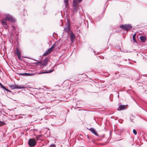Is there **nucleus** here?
I'll return each instance as SVG.
<instances>
[{"label": "nucleus", "instance_id": "1", "mask_svg": "<svg viewBox=\"0 0 147 147\" xmlns=\"http://www.w3.org/2000/svg\"><path fill=\"white\" fill-rule=\"evenodd\" d=\"M16 19L14 17L9 14H7L5 15V17L1 21L2 25L3 26L5 29L8 27L7 21L11 23H14L16 22Z\"/></svg>", "mask_w": 147, "mask_h": 147}, {"label": "nucleus", "instance_id": "25", "mask_svg": "<svg viewBox=\"0 0 147 147\" xmlns=\"http://www.w3.org/2000/svg\"><path fill=\"white\" fill-rule=\"evenodd\" d=\"M0 86L2 87L3 85L0 82Z\"/></svg>", "mask_w": 147, "mask_h": 147}, {"label": "nucleus", "instance_id": "21", "mask_svg": "<svg viewBox=\"0 0 147 147\" xmlns=\"http://www.w3.org/2000/svg\"><path fill=\"white\" fill-rule=\"evenodd\" d=\"M68 0H65L64 2L65 3V4L66 6L67 5V3L68 2Z\"/></svg>", "mask_w": 147, "mask_h": 147}, {"label": "nucleus", "instance_id": "33", "mask_svg": "<svg viewBox=\"0 0 147 147\" xmlns=\"http://www.w3.org/2000/svg\"><path fill=\"white\" fill-rule=\"evenodd\" d=\"M12 110L13 111H14L13 109H12Z\"/></svg>", "mask_w": 147, "mask_h": 147}, {"label": "nucleus", "instance_id": "16", "mask_svg": "<svg viewBox=\"0 0 147 147\" xmlns=\"http://www.w3.org/2000/svg\"><path fill=\"white\" fill-rule=\"evenodd\" d=\"M53 71V69L52 70H50L48 71H45V72H42V73H41V74H45V73H51V72H52Z\"/></svg>", "mask_w": 147, "mask_h": 147}, {"label": "nucleus", "instance_id": "19", "mask_svg": "<svg viewBox=\"0 0 147 147\" xmlns=\"http://www.w3.org/2000/svg\"><path fill=\"white\" fill-rule=\"evenodd\" d=\"M133 132L134 133V134L135 135H137V132L136 131L135 129H134L133 130Z\"/></svg>", "mask_w": 147, "mask_h": 147}, {"label": "nucleus", "instance_id": "22", "mask_svg": "<svg viewBox=\"0 0 147 147\" xmlns=\"http://www.w3.org/2000/svg\"><path fill=\"white\" fill-rule=\"evenodd\" d=\"M41 135H37V136H36V138L37 139V140H38V138H39L40 137H41Z\"/></svg>", "mask_w": 147, "mask_h": 147}, {"label": "nucleus", "instance_id": "3", "mask_svg": "<svg viewBox=\"0 0 147 147\" xmlns=\"http://www.w3.org/2000/svg\"><path fill=\"white\" fill-rule=\"evenodd\" d=\"M36 142L34 139L30 138L28 141V145L30 147H34L36 144Z\"/></svg>", "mask_w": 147, "mask_h": 147}, {"label": "nucleus", "instance_id": "8", "mask_svg": "<svg viewBox=\"0 0 147 147\" xmlns=\"http://www.w3.org/2000/svg\"><path fill=\"white\" fill-rule=\"evenodd\" d=\"M48 62V59L46 58L45 59L43 62L41 63V65L42 67H44L47 65Z\"/></svg>", "mask_w": 147, "mask_h": 147}, {"label": "nucleus", "instance_id": "13", "mask_svg": "<svg viewBox=\"0 0 147 147\" xmlns=\"http://www.w3.org/2000/svg\"><path fill=\"white\" fill-rule=\"evenodd\" d=\"M51 52V51L49 49L47 50L43 54V56H45L49 54Z\"/></svg>", "mask_w": 147, "mask_h": 147}, {"label": "nucleus", "instance_id": "24", "mask_svg": "<svg viewBox=\"0 0 147 147\" xmlns=\"http://www.w3.org/2000/svg\"><path fill=\"white\" fill-rule=\"evenodd\" d=\"M5 90H6L7 91L9 92H11V91L9 90H8V89H5Z\"/></svg>", "mask_w": 147, "mask_h": 147}, {"label": "nucleus", "instance_id": "2", "mask_svg": "<svg viewBox=\"0 0 147 147\" xmlns=\"http://www.w3.org/2000/svg\"><path fill=\"white\" fill-rule=\"evenodd\" d=\"M120 27L123 30L128 31L131 30L132 28V26L131 24H123L120 26Z\"/></svg>", "mask_w": 147, "mask_h": 147}, {"label": "nucleus", "instance_id": "31", "mask_svg": "<svg viewBox=\"0 0 147 147\" xmlns=\"http://www.w3.org/2000/svg\"><path fill=\"white\" fill-rule=\"evenodd\" d=\"M94 53H95V51H94Z\"/></svg>", "mask_w": 147, "mask_h": 147}, {"label": "nucleus", "instance_id": "32", "mask_svg": "<svg viewBox=\"0 0 147 147\" xmlns=\"http://www.w3.org/2000/svg\"><path fill=\"white\" fill-rule=\"evenodd\" d=\"M80 1H81L82 0H79Z\"/></svg>", "mask_w": 147, "mask_h": 147}, {"label": "nucleus", "instance_id": "12", "mask_svg": "<svg viewBox=\"0 0 147 147\" xmlns=\"http://www.w3.org/2000/svg\"><path fill=\"white\" fill-rule=\"evenodd\" d=\"M20 74L22 76L24 75L26 76H31L34 75V74H29L28 73H21Z\"/></svg>", "mask_w": 147, "mask_h": 147}, {"label": "nucleus", "instance_id": "23", "mask_svg": "<svg viewBox=\"0 0 147 147\" xmlns=\"http://www.w3.org/2000/svg\"><path fill=\"white\" fill-rule=\"evenodd\" d=\"M1 88H3L5 90V89H7V88L5 87V86H3Z\"/></svg>", "mask_w": 147, "mask_h": 147}, {"label": "nucleus", "instance_id": "7", "mask_svg": "<svg viewBox=\"0 0 147 147\" xmlns=\"http://www.w3.org/2000/svg\"><path fill=\"white\" fill-rule=\"evenodd\" d=\"M70 37L71 42H73L74 41V39L75 38V36L72 31H71V34L70 35Z\"/></svg>", "mask_w": 147, "mask_h": 147}, {"label": "nucleus", "instance_id": "10", "mask_svg": "<svg viewBox=\"0 0 147 147\" xmlns=\"http://www.w3.org/2000/svg\"><path fill=\"white\" fill-rule=\"evenodd\" d=\"M89 130L91 132L95 135L96 136H98V134L96 132V131L95 130V129L93 128H91L89 129Z\"/></svg>", "mask_w": 147, "mask_h": 147}, {"label": "nucleus", "instance_id": "11", "mask_svg": "<svg viewBox=\"0 0 147 147\" xmlns=\"http://www.w3.org/2000/svg\"><path fill=\"white\" fill-rule=\"evenodd\" d=\"M140 39L141 41L143 42H145L146 40V37L144 36H141L140 37Z\"/></svg>", "mask_w": 147, "mask_h": 147}, {"label": "nucleus", "instance_id": "9", "mask_svg": "<svg viewBox=\"0 0 147 147\" xmlns=\"http://www.w3.org/2000/svg\"><path fill=\"white\" fill-rule=\"evenodd\" d=\"M16 54L17 55L19 60H20L22 58L21 57V53L19 51L18 48L16 49Z\"/></svg>", "mask_w": 147, "mask_h": 147}, {"label": "nucleus", "instance_id": "6", "mask_svg": "<svg viewBox=\"0 0 147 147\" xmlns=\"http://www.w3.org/2000/svg\"><path fill=\"white\" fill-rule=\"evenodd\" d=\"M118 110H124L126 109L125 105H121L120 103L118 104Z\"/></svg>", "mask_w": 147, "mask_h": 147}, {"label": "nucleus", "instance_id": "4", "mask_svg": "<svg viewBox=\"0 0 147 147\" xmlns=\"http://www.w3.org/2000/svg\"><path fill=\"white\" fill-rule=\"evenodd\" d=\"M70 24L67 23L64 26V31L65 32H67V34H69V32L71 30Z\"/></svg>", "mask_w": 147, "mask_h": 147}, {"label": "nucleus", "instance_id": "30", "mask_svg": "<svg viewBox=\"0 0 147 147\" xmlns=\"http://www.w3.org/2000/svg\"><path fill=\"white\" fill-rule=\"evenodd\" d=\"M64 32H63V34H64Z\"/></svg>", "mask_w": 147, "mask_h": 147}, {"label": "nucleus", "instance_id": "5", "mask_svg": "<svg viewBox=\"0 0 147 147\" xmlns=\"http://www.w3.org/2000/svg\"><path fill=\"white\" fill-rule=\"evenodd\" d=\"M9 87L12 89H22L25 88V87L23 86H19L18 85H10Z\"/></svg>", "mask_w": 147, "mask_h": 147}, {"label": "nucleus", "instance_id": "29", "mask_svg": "<svg viewBox=\"0 0 147 147\" xmlns=\"http://www.w3.org/2000/svg\"><path fill=\"white\" fill-rule=\"evenodd\" d=\"M17 116V115H15V117H16V116Z\"/></svg>", "mask_w": 147, "mask_h": 147}, {"label": "nucleus", "instance_id": "18", "mask_svg": "<svg viewBox=\"0 0 147 147\" xmlns=\"http://www.w3.org/2000/svg\"><path fill=\"white\" fill-rule=\"evenodd\" d=\"M6 124L5 123V122L3 121H0V125L1 126H2L3 125Z\"/></svg>", "mask_w": 147, "mask_h": 147}, {"label": "nucleus", "instance_id": "26", "mask_svg": "<svg viewBox=\"0 0 147 147\" xmlns=\"http://www.w3.org/2000/svg\"><path fill=\"white\" fill-rule=\"evenodd\" d=\"M74 9H76V7H74Z\"/></svg>", "mask_w": 147, "mask_h": 147}, {"label": "nucleus", "instance_id": "27", "mask_svg": "<svg viewBox=\"0 0 147 147\" xmlns=\"http://www.w3.org/2000/svg\"><path fill=\"white\" fill-rule=\"evenodd\" d=\"M8 110H9L10 111H11V110L10 109H8Z\"/></svg>", "mask_w": 147, "mask_h": 147}, {"label": "nucleus", "instance_id": "15", "mask_svg": "<svg viewBox=\"0 0 147 147\" xmlns=\"http://www.w3.org/2000/svg\"><path fill=\"white\" fill-rule=\"evenodd\" d=\"M136 34H134L133 36V40L135 42H136Z\"/></svg>", "mask_w": 147, "mask_h": 147}, {"label": "nucleus", "instance_id": "20", "mask_svg": "<svg viewBox=\"0 0 147 147\" xmlns=\"http://www.w3.org/2000/svg\"><path fill=\"white\" fill-rule=\"evenodd\" d=\"M56 145L54 144H51L49 147H55Z\"/></svg>", "mask_w": 147, "mask_h": 147}, {"label": "nucleus", "instance_id": "28", "mask_svg": "<svg viewBox=\"0 0 147 147\" xmlns=\"http://www.w3.org/2000/svg\"><path fill=\"white\" fill-rule=\"evenodd\" d=\"M12 27H13V28H15V27H14L13 26H12Z\"/></svg>", "mask_w": 147, "mask_h": 147}, {"label": "nucleus", "instance_id": "17", "mask_svg": "<svg viewBox=\"0 0 147 147\" xmlns=\"http://www.w3.org/2000/svg\"><path fill=\"white\" fill-rule=\"evenodd\" d=\"M9 116H10V118L11 120H14L16 119V118L12 116L11 115H9Z\"/></svg>", "mask_w": 147, "mask_h": 147}, {"label": "nucleus", "instance_id": "14", "mask_svg": "<svg viewBox=\"0 0 147 147\" xmlns=\"http://www.w3.org/2000/svg\"><path fill=\"white\" fill-rule=\"evenodd\" d=\"M56 43V42H55V43L53 44V45L51 47L49 48V49L51 51L53 50L54 48L55 47V45Z\"/></svg>", "mask_w": 147, "mask_h": 147}]
</instances>
